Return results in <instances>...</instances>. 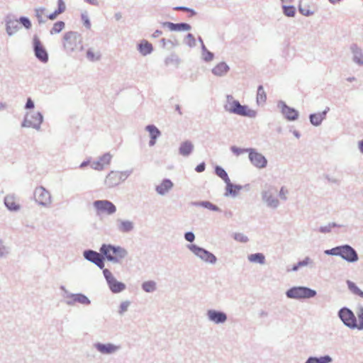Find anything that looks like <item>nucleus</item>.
<instances>
[{"label":"nucleus","mask_w":363,"mask_h":363,"mask_svg":"<svg viewBox=\"0 0 363 363\" xmlns=\"http://www.w3.org/2000/svg\"><path fill=\"white\" fill-rule=\"evenodd\" d=\"M4 203L10 211H17L21 208L18 199L12 194H9L5 197Z\"/></svg>","instance_id":"nucleus-15"},{"label":"nucleus","mask_w":363,"mask_h":363,"mask_svg":"<svg viewBox=\"0 0 363 363\" xmlns=\"http://www.w3.org/2000/svg\"><path fill=\"white\" fill-rule=\"evenodd\" d=\"M133 228V224L129 220H122L118 224V230L122 233H128Z\"/></svg>","instance_id":"nucleus-29"},{"label":"nucleus","mask_w":363,"mask_h":363,"mask_svg":"<svg viewBox=\"0 0 363 363\" xmlns=\"http://www.w3.org/2000/svg\"><path fill=\"white\" fill-rule=\"evenodd\" d=\"M235 240L240 241V242H243L247 241V237L242 234H236L235 235Z\"/></svg>","instance_id":"nucleus-53"},{"label":"nucleus","mask_w":363,"mask_h":363,"mask_svg":"<svg viewBox=\"0 0 363 363\" xmlns=\"http://www.w3.org/2000/svg\"><path fill=\"white\" fill-rule=\"evenodd\" d=\"M299 11L304 16H310L313 13V11H310L308 9L303 7V6L299 7Z\"/></svg>","instance_id":"nucleus-51"},{"label":"nucleus","mask_w":363,"mask_h":363,"mask_svg":"<svg viewBox=\"0 0 363 363\" xmlns=\"http://www.w3.org/2000/svg\"><path fill=\"white\" fill-rule=\"evenodd\" d=\"M339 315L347 326L359 330L363 329V308H360L357 312V320L354 313L347 308L341 309Z\"/></svg>","instance_id":"nucleus-1"},{"label":"nucleus","mask_w":363,"mask_h":363,"mask_svg":"<svg viewBox=\"0 0 363 363\" xmlns=\"http://www.w3.org/2000/svg\"><path fill=\"white\" fill-rule=\"evenodd\" d=\"M309 262H310V258L306 257L304 260L299 262L298 264L299 267H301L306 266Z\"/></svg>","instance_id":"nucleus-56"},{"label":"nucleus","mask_w":363,"mask_h":363,"mask_svg":"<svg viewBox=\"0 0 363 363\" xmlns=\"http://www.w3.org/2000/svg\"><path fill=\"white\" fill-rule=\"evenodd\" d=\"M87 3L92 4V5H96L97 4V0H85Z\"/></svg>","instance_id":"nucleus-60"},{"label":"nucleus","mask_w":363,"mask_h":363,"mask_svg":"<svg viewBox=\"0 0 363 363\" xmlns=\"http://www.w3.org/2000/svg\"><path fill=\"white\" fill-rule=\"evenodd\" d=\"M127 178V174L123 172L111 171L105 179V184L108 188L114 187Z\"/></svg>","instance_id":"nucleus-7"},{"label":"nucleus","mask_w":363,"mask_h":363,"mask_svg":"<svg viewBox=\"0 0 363 363\" xmlns=\"http://www.w3.org/2000/svg\"><path fill=\"white\" fill-rule=\"evenodd\" d=\"M316 292L306 287H293L286 291V296L291 298H308L315 296Z\"/></svg>","instance_id":"nucleus-6"},{"label":"nucleus","mask_w":363,"mask_h":363,"mask_svg":"<svg viewBox=\"0 0 363 363\" xmlns=\"http://www.w3.org/2000/svg\"><path fill=\"white\" fill-rule=\"evenodd\" d=\"M33 46L35 56L43 62H46L48 60V52L38 36L33 38Z\"/></svg>","instance_id":"nucleus-13"},{"label":"nucleus","mask_w":363,"mask_h":363,"mask_svg":"<svg viewBox=\"0 0 363 363\" xmlns=\"http://www.w3.org/2000/svg\"><path fill=\"white\" fill-rule=\"evenodd\" d=\"M173 186V183L169 179H164L157 186L156 191L159 194L164 195Z\"/></svg>","instance_id":"nucleus-18"},{"label":"nucleus","mask_w":363,"mask_h":363,"mask_svg":"<svg viewBox=\"0 0 363 363\" xmlns=\"http://www.w3.org/2000/svg\"><path fill=\"white\" fill-rule=\"evenodd\" d=\"M231 99L233 98L231 97ZM228 111L231 113L248 117H255L256 112L248 108L247 106L241 105L238 101H228Z\"/></svg>","instance_id":"nucleus-5"},{"label":"nucleus","mask_w":363,"mask_h":363,"mask_svg":"<svg viewBox=\"0 0 363 363\" xmlns=\"http://www.w3.org/2000/svg\"><path fill=\"white\" fill-rule=\"evenodd\" d=\"M208 316L211 320L216 323H224L226 319V315L224 313L210 310L208 311Z\"/></svg>","instance_id":"nucleus-16"},{"label":"nucleus","mask_w":363,"mask_h":363,"mask_svg":"<svg viewBox=\"0 0 363 363\" xmlns=\"http://www.w3.org/2000/svg\"><path fill=\"white\" fill-rule=\"evenodd\" d=\"M103 273H104V275L108 282V284L113 281V279H114L115 278L113 277L112 273L107 269H104L103 270Z\"/></svg>","instance_id":"nucleus-47"},{"label":"nucleus","mask_w":363,"mask_h":363,"mask_svg":"<svg viewBox=\"0 0 363 363\" xmlns=\"http://www.w3.org/2000/svg\"><path fill=\"white\" fill-rule=\"evenodd\" d=\"M204 169H205V164L204 163H201V164L197 165V167H196V170L198 172H202L203 171H204Z\"/></svg>","instance_id":"nucleus-57"},{"label":"nucleus","mask_w":363,"mask_h":363,"mask_svg":"<svg viewBox=\"0 0 363 363\" xmlns=\"http://www.w3.org/2000/svg\"><path fill=\"white\" fill-rule=\"evenodd\" d=\"M189 248L196 255L206 262L214 263L216 261V257L212 253L205 250L203 248L197 247L195 245H191Z\"/></svg>","instance_id":"nucleus-10"},{"label":"nucleus","mask_w":363,"mask_h":363,"mask_svg":"<svg viewBox=\"0 0 363 363\" xmlns=\"http://www.w3.org/2000/svg\"><path fill=\"white\" fill-rule=\"evenodd\" d=\"M298 268H299V266H298V264H297L296 265H294V266L292 267L291 270H293V271H296Z\"/></svg>","instance_id":"nucleus-61"},{"label":"nucleus","mask_w":363,"mask_h":363,"mask_svg":"<svg viewBox=\"0 0 363 363\" xmlns=\"http://www.w3.org/2000/svg\"><path fill=\"white\" fill-rule=\"evenodd\" d=\"M86 57L89 61L95 62L101 59V52L94 48H89L86 53Z\"/></svg>","instance_id":"nucleus-21"},{"label":"nucleus","mask_w":363,"mask_h":363,"mask_svg":"<svg viewBox=\"0 0 363 363\" xmlns=\"http://www.w3.org/2000/svg\"><path fill=\"white\" fill-rule=\"evenodd\" d=\"M98 213L111 215L116 211V208L113 203L107 200L96 201L93 203Z\"/></svg>","instance_id":"nucleus-8"},{"label":"nucleus","mask_w":363,"mask_h":363,"mask_svg":"<svg viewBox=\"0 0 363 363\" xmlns=\"http://www.w3.org/2000/svg\"><path fill=\"white\" fill-rule=\"evenodd\" d=\"M248 259L251 262L263 264L264 262V256L262 253L252 254L248 257Z\"/></svg>","instance_id":"nucleus-33"},{"label":"nucleus","mask_w":363,"mask_h":363,"mask_svg":"<svg viewBox=\"0 0 363 363\" xmlns=\"http://www.w3.org/2000/svg\"><path fill=\"white\" fill-rule=\"evenodd\" d=\"M111 290L113 293H118L125 289V286L124 284L117 281L116 279L108 283Z\"/></svg>","instance_id":"nucleus-26"},{"label":"nucleus","mask_w":363,"mask_h":363,"mask_svg":"<svg viewBox=\"0 0 363 363\" xmlns=\"http://www.w3.org/2000/svg\"><path fill=\"white\" fill-rule=\"evenodd\" d=\"M282 113L285 117L290 121H294L298 116V113L295 109L291 108L286 105H284L282 108Z\"/></svg>","instance_id":"nucleus-19"},{"label":"nucleus","mask_w":363,"mask_h":363,"mask_svg":"<svg viewBox=\"0 0 363 363\" xmlns=\"http://www.w3.org/2000/svg\"><path fill=\"white\" fill-rule=\"evenodd\" d=\"M100 252L107 259L116 262H120L127 255V251L124 248L111 245H103Z\"/></svg>","instance_id":"nucleus-2"},{"label":"nucleus","mask_w":363,"mask_h":363,"mask_svg":"<svg viewBox=\"0 0 363 363\" xmlns=\"http://www.w3.org/2000/svg\"><path fill=\"white\" fill-rule=\"evenodd\" d=\"M43 121V116L40 113H28L23 121L26 127L38 128Z\"/></svg>","instance_id":"nucleus-12"},{"label":"nucleus","mask_w":363,"mask_h":363,"mask_svg":"<svg viewBox=\"0 0 363 363\" xmlns=\"http://www.w3.org/2000/svg\"><path fill=\"white\" fill-rule=\"evenodd\" d=\"M284 13L286 16L292 17L295 15V8L294 6H284Z\"/></svg>","instance_id":"nucleus-42"},{"label":"nucleus","mask_w":363,"mask_h":363,"mask_svg":"<svg viewBox=\"0 0 363 363\" xmlns=\"http://www.w3.org/2000/svg\"><path fill=\"white\" fill-rule=\"evenodd\" d=\"M34 198L36 202L42 206H48L51 203L50 192L43 186H39L35 189Z\"/></svg>","instance_id":"nucleus-9"},{"label":"nucleus","mask_w":363,"mask_h":363,"mask_svg":"<svg viewBox=\"0 0 363 363\" xmlns=\"http://www.w3.org/2000/svg\"><path fill=\"white\" fill-rule=\"evenodd\" d=\"M200 205L202 206L203 207H205L211 211H219V208L216 206L213 205V203H211V202H208V201L202 202V203H201Z\"/></svg>","instance_id":"nucleus-44"},{"label":"nucleus","mask_w":363,"mask_h":363,"mask_svg":"<svg viewBox=\"0 0 363 363\" xmlns=\"http://www.w3.org/2000/svg\"><path fill=\"white\" fill-rule=\"evenodd\" d=\"M91 167L94 169H96V170H98V171H101L102 169H104L105 167L102 165L101 162H100L99 160L96 162H94L92 164H91Z\"/></svg>","instance_id":"nucleus-48"},{"label":"nucleus","mask_w":363,"mask_h":363,"mask_svg":"<svg viewBox=\"0 0 363 363\" xmlns=\"http://www.w3.org/2000/svg\"><path fill=\"white\" fill-rule=\"evenodd\" d=\"M202 57L205 61L210 62L213 59V54L210 51L207 50L206 48H203Z\"/></svg>","instance_id":"nucleus-40"},{"label":"nucleus","mask_w":363,"mask_h":363,"mask_svg":"<svg viewBox=\"0 0 363 363\" xmlns=\"http://www.w3.org/2000/svg\"><path fill=\"white\" fill-rule=\"evenodd\" d=\"M4 248L3 247H0V257H2L4 255Z\"/></svg>","instance_id":"nucleus-64"},{"label":"nucleus","mask_w":363,"mask_h":363,"mask_svg":"<svg viewBox=\"0 0 363 363\" xmlns=\"http://www.w3.org/2000/svg\"><path fill=\"white\" fill-rule=\"evenodd\" d=\"M249 159L250 162L257 168H264L267 166V160L260 153L256 152L255 150L249 149Z\"/></svg>","instance_id":"nucleus-11"},{"label":"nucleus","mask_w":363,"mask_h":363,"mask_svg":"<svg viewBox=\"0 0 363 363\" xmlns=\"http://www.w3.org/2000/svg\"><path fill=\"white\" fill-rule=\"evenodd\" d=\"M162 31L161 30H157L154 32V33L152 34V37L153 38H157L159 37L160 35H162Z\"/></svg>","instance_id":"nucleus-59"},{"label":"nucleus","mask_w":363,"mask_h":363,"mask_svg":"<svg viewBox=\"0 0 363 363\" xmlns=\"http://www.w3.org/2000/svg\"><path fill=\"white\" fill-rule=\"evenodd\" d=\"M35 16L40 23L44 22L43 16L45 13V9L44 8H38L35 10Z\"/></svg>","instance_id":"nucleus-38"},{"label":"nucleus","mask_w":363,"mask_h":363,"mask_svg":"<svg viewBox=\"0 0 363 363\" xmlns=\"http://www.w3.org/2000/svg\"><path fill=\"white\" fill-rule=\"evenodd\" d=\"M194 233L189 232L185 234V239L189 242H192L194 240Z\"/></svg>","instance_id":"nucleus-54"},{"label":"nucleus","mask_w":363,"mask_h":363,"mask_svg":"<svg viewBox=\"0 0 363 363\" xmlns=\"http://www.w3.org/2000/svg\"><path fill=\"white\" fill-rule=\"evenodd\" d=\"M58 8L53 13L48 16V18L50 20H55L61 13H64L66 10V6L63 0H58L57 2Z\"/></svg>","instance_id":"nucleus-20"},{"label":"nucleus","mask_w":363,"mask_h":363,"mask_svg":"<svg viewBox=\"0 0 363 363\" xmlns=\"http://www.w3.org/2000/svg\"><path fill=\"white\" fill-rule=\"evenodd\" d=\"M63 46L65 50L69 52L83 49L81 37L77 33L72 31H69L64 35Z\"/></svg>","instance_id":"nucleus-4"},{"label":"nucleus","mask_w":363,"mask_h":363,"mask_svg":"<svg viewBox=\"0 0 363 363\" xmlns=\"http://www.w3.org/2000/svg\"><path fill=\"white\" fill-rule=\"evenodd\" d=\"M156 289V284L153 281H147L143 284V289L146 292H152Z\"/></svg>","instance_id":"nucleus-35"},{"label":"nucleus","mask_w":363,"mask_h":363,"mask_svg":"<svg viewBox=\"0 0 363 363\" xmlns=\"http://www.w3.org/2000/svg\"><path fill=\"white\" fill-rule=\"evenodd\" d=\"M359 148L362 152H363V140L359 143Z\"/></svg>","instance_id":"nucleus-62"},{"label":"nucleus","mask_w":363,"mask_h":363,"mask_svg":"<svg viewBox=\"0 0 363 363\" xmlns=\"http://www.w3.org/2000/svg\"><path fill=\"white\" fill-rule=\"evenodd\" d=\"M190 26L187 23L175 24V30H188L190 29Z\"/></svg>","instance_id":"nucleus-46"},{"label":"nucleus","mask_w":363,"mask_h":363,"mask_svg":"<svg viewBox=\"0 0 363 363\" xmlns=\"http://www.w3.org/2000/svg\"><path fill=\"white\" fill-rule=\"evenodd\" d=\"M96 348L99 352H101V353H104V354H109V353L114 352L118 349V347L116 346H114L111 344H107V345L98 344L96 345Z\"/></svg>","instance_id":"nucleus-24"},{"label":"nucleus","mask_w":363,"mask_h":363,"mask_svg":"<svg viewBox=\"0 0 363 363\" xmlns=\"http://www.w3.org/2000/svg\"><path fill=\"white\" fill-rule=\"evenodd\" d=\"M230 68L225 62H219L213 69L212 72L214 75L222 77L228 73Z\"/></svg>","instance_id":"nucleus-17"},{"label":"nucleus","mask_w":363,"mask_h":363,"mask_svg":"<svg viewBox=\"0 0 363 363\" xmlns=\"http://www.w3.org/2000/svg\"><path fill=\"white\" fill-rule=\"evenodd\" d=\"M330 361V357L325 356L320 358L310 357L306 363H328Z\"/></svg>","instance_id":"nucleus-34"},{"label":"nucleus","mask_w":363,"mask_h":363,"mask_svg":"<svg viewBox=\"0 0 363 363\" xmlns=\"http://www.w3.org/2000/svg\"><path fill=\"white\" fill-rule=\"evenodd\" d=\"M263 199L267 205L271 207H277L279 203L278 200L272 195L270 191L264 193Z\"/></svg>","instance_id":"nucleus-22"},{"label":"nucleus","mask_w":363,"mask_h":363,"mask_svg":"<svg viewBox=\"0 0 363 363\" xmlns=\"http://www.w3.org/2000/svg\"><path fill=\"white\" fill-rule=\"evenodd\" d=\"M65 28V23L64 21H59L55 22L52 28L50 30V33L51 35H55L60 33L62 30H63Z\"/></svg>","instance_id":"nucleus-30"},{"label":"nucleus","mask_w":363,"mask_h":363,"mask_svg":"<svg viewBox=\"0 0 363 363\" xmlns=\"http://www.w3.org/2000/svg\"><path fill=\"white\" fill-rule=\"evenodd\" d=\"M176 9L182 10V11H189L187 9H186L184 7H177V8H176Z\"/></svg>","instance_id":"nucleus-63"},{"label":"nucleus","mask_w":363,"mask_h":363,"mask_svg":"<svg viewBox=\"0 0 363 363\" xmlns=\"http://www.w3.org/2000/svg\"><path fill=\"white\" fill-rule=\"evenodd\" d=\"M267 101V94L263 86H259L257 89V101L258 104H264Z\"/></svg>","instance_id":"nucleus-32"},{"label":"nucleus","mask_w":363,"mask_h":363,"mask_svg":"<svg viewBox=\"0 0 363 363\" xmlns=\"http://www.w3.org/2000/svg\"><path fill=\"white\" fill-rule=\"evenodd\" d=\"M19 22L27 29L31 28V23L30 20L26 17H21Z\"/></svg>","instance_id":"nucleus-45"},{"label":"nucleus","mask_w":363,"mask_h":363,"mask_svg":"<svg viewBox=\"0 0 363 363\" xmlns=\"http://www.w3.org/2000/svg\"><path fill=\"white\" fill-rule=\"evenodd\" d=\"M193 147L194 146L191 142H184L179 147V152L184 156L189 155L193 150Z\"/></svg>","instance_id":"nucleus-28"},{"label":"nucleus","mask_w":363,"mask_h":363,"mask_svg":"<svg viewBox=\"0 0 363 363\" xmlns=\"http://www.w3.org/2000/svg\"><path fill=\"white\" fill-rule=\"evenodd\" d=\"M231 150L235 155H239L242 153H244L245 152H247V150H249V149L244 150V149H240L235 146H233V147H231Z\"/></svg>","instance_id":"nucleus-50"},{"label":"nucleus","mask_w":363,"mask_h":363,"mask_svg":"<svg viewBox=\"0 0 363 363\" xmlns=\"http://www.w3.org/2000/svg\"><path fill=\"white\" fill-rule=\"evenodd\" d=\"M129 306H130L129 301H124V302L121 303V304L120 306L119 313H123L124 312H125L128 310V308L129 307Z\"/></svg>","instance_id":"nucleus-49"},{"label":"nucleus","mask_w":363,"mask_h":363,"mask_svg":"<svg viewBox=\"0 0 363 363\" xmlns=\"http://www.w3.org/2000/svg\"><path fill=\"white\" fill-rule=\"evenodd\" d=\"M347 286L350 291L356 296L363 298V291L359 289L357 286L351 281H347Z\"/></svg>","instance_id":"nucleus-31"},{"label":"nucleus","mask_w":363,"mask_h":363,"mask_svg":"<svg viewBox=\"0 0 363 363\" xmlns=\"http://www.w3.org/2000/svg\"><path fill=\"white\" fill-rule=\"evenodd\" d=\"M84 257L96 264L99 268L104 269V258L102 256L92 250L85 251L84 253Z\"/></svg>","instance_id":"nucleus-14"},{"label":"nucleus","mask_w":363,"mask_h":363,"mask_svg":"<svg viewBox=\"0 0 363 363\" xmlns=\"http://www.w3.org/2000/svg\"><path fill=\"white\" fill-rule=\"evenodd\" d=\"M81 18H82V21L83 22L84 26L87 29H90L91 28V22L89 19L88 14L86 12L83 13H82Z\"/></svg>","instance_id":"nucleus-41"},{"label":"nucleus","mask_w":363,"mask_h":363,"mask_svg":"<svg viewBox=\"0 0 363 363\" xmlns=\"http://www.w3.org/2000/svg\"><path fill=\"white\" fill-rule=\"evenodd\" d=\"M26 107L27 108H33L34 107V103H33V101L30 99H28L27 100V102H26Z\"/></svg>","instance_id":"nucleus-58"},{"label":"nucleus","mask_w":363,"mask_h":363,"mask_svg":"<svg viewBox=\"0 0 363 363\" xmlns=\"http://www.w3.org/2000/svg\"><path fill=\"white\" fill-rule=\"evenodd\" d=\"M326 112L327 111H325L322 113L311 114L310 116L311 123L315 125H320L323 120L325 118Z\"/></svg>","instance_id":"nucleus-27"},{"label":"nucleus","mask_w":363,"mask_h":363,"mask_svg":"<svg viewBox=\"0 0 363 363\" xmlns=\"http://www.w3.org/2000/svg\"><path fill=\"white\" fill-rule=\"evenodd\" d=\"M139 51L143 55H147L152 51V45L147 40H143L139 45Z\"/></svg>","instance_id":"nucleus-23"},{"label":"nucleus","mask_w":363,"mask_h":363,"mask_svg":"<svg viewBox=\"0 0 363 363\" xmlns=\"http://www.w3.org/2000/svg\"><path fill=\"white\" fill-rule=\"evenodd\" d=\"M216 173L218 177H220L221 179H223L225 182H227L230 181L228 174L222 167H217L216 168Z\"/></svg>","instance_id":"nucleus-36"},{"label":"nucleus","mask_w":363,"mask_h":363,"mask_svg":"<svg viewBox=\"0 0 363 363\" xmlns=\"http://www.w3.org/2000/svg\"><path fill=\"white\" fill-rule=\"evenodd\" d=\"M111 158H112V156L110 154L106 153V154H104V155H102L99 158V161H100V162H101L102 165L104 167H106L111 163Z\"/></svg>","instance_id":"nucleus-39"},{"label":"nucleus","mask_w":363,"mask_h":363,"mask_svg":"<svg viewBox=\"0 0 363 363\" xmlns=\"http://www.w3.org/2000/svg\"><path fill=\"white\" fill-rule=\"evenodd\" d=\"M326 253L333 255H339L349 262H354L358 260V255L356 251L347 245L334 247L330 250H327Z\"/></svg>","instance_id":"nucleus-3"},{"label":"nucleus","mask_w":363,"mask_h":363,"mask_svg":"<svg viewBox=\"0 0 363 363\" xmlns=\"http://www.w3.org/2000/svg\"><path fill=\"white\" fill-rule=\"evenodd\" d=\"M146 129L149 131L151 140L150 141V145H154L156 138L160 135V130L154 125H147Z\"/></svg>","instance_id":"nucleus-25"},{"label":"nucleus","mask_w":363,"mask_h":363,"mask_svg":"<svg viewBox=\"0 0 363 363\" xmlns=\"http://www.w3.org/2000/svg\"><path fill=\"white\" fill-rule=\"evenodd\" d=\"M18 21H9L7 23V32L9 35H12L17 29V23Z\"/></svg>","instance_id":"nucleus-37"},{"label":"nucleus","mask_w":363,"mask_h":363,"mask_svg":"<svg viewBox=\"0 0 363 363\" xmlns=\"http://www.w3.org/2000/svg\"><path fill=\"white\" fill-rule=\"evenodd\" d=\"M74 301L83 304H89L90 303L89 300L84 295H77L74 298Z\"/></svg>","instance_id":"nucleus-43"},{"label":"nucleus","mask_w":363,"mask_h":363,"mask_svg":"<svg viewBox=\"0 0 363 363\" xmlns=\"http://www.w3.org/2000/svg\"><path fill=\"white\" fill-rule=\"evenodd\" d=\"M288 194V190L285 187H282L279 191V196L282 199H286V195Z\"/></svg>","instance_id":"nucleus-52"},{"label":"nucleus","mask_w":363,"mask_h":363,"mask_svg":"<svg viewBox=\"0 0 363 363\" xmlns=\"http://www.w3.org/2000/svg\"><path fill=\"white\" fill-rule=\"evenodd\" d=\"M163 26L167 27L170 30H175V23L171 22L163 23Z\"/></svg>","instance_id":"nucleus-55"}]
</instances>
